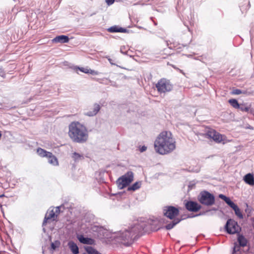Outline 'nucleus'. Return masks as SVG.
<instances>
[{"label":"nucleus","mask_w":254,"mask_h":254,"mask_svg":"<svg viewBox=\"0 0 254 254\" xmlns=\"http://www.w3.org/2000/svg\"><path fill=\"white\" fill-rule=\"evenodd\" d=\"M152 229L146 222H137L127 229L120 231L118 239L126 246H129L145 233L149 232Z\"/></svg>","instance_id":"obj_1"},{"label":"nucleus","mask_w":254,"mask_h":254,"mask_svg":"<svg viewBox=\"0 0 254 254\" xmlns=\"http://www.w3.org/2000/svg\"><path fill=\"white\" fill-rule=\"evenodd\" d=\"M133 180V173L131 171H128L117 180V184L119 188L123 189L128 186Z\"/></svg>","instance_id":"obj_6"},{"label":"nucleus","mask_w":254,"mask_h":254,"mask_svg":"<svg viewBox=\"0 0 254 254\" xmlns=\"http://www.w3.org/2000/svg\"><path fill=\"white\" fill-rule=\"evenodd\" d=\"M107 59L108 60V61L110 62V63L111 64H115L113 62H112V60L109 58H107Z\"/></svg>","instance_id":"obj_42"},{"label":"nucleus","mask_w":254,"mask_h":254,"mask_svg":"<svg viewBox=\"0 0 254 254\" xmlns=\"http://www.w3.org/2000/svg\"><path fill=\"white\" fill-rule=\"evenodd\" d=\"M211 210H214V211H216L217 210V209L216 208H213L211 210H206L205 212H200L199 214H198L197 215H204L205 214V213H208L209 212H210Z\"/></svg>","instance_id":"obj_37"},{"label":"nucleus","mask_w":254,"mask_h":254,"mask_svg":"<svg viewBox=\"0 0 254 254\" xmlns=\"http://www.w3.org/2000/svg\"><path fill=\"white\" fill-rule=\"evenodd\" d=\"M248 113H250L254 116V109L250 107V110H249Z\"/></svg>","instance_id":"obj_40"},{"label":"nucleus","mask_w":254,"mask_h":254,"mask_svg":"<svg viewBox=\"0 0 254 254\" xmlns=\"http://www.w3.org/2000/svg\"><path fill=\"white\" fill-rule=\"evenodd\" d=\"M68 135L73 141L77 143L85 142L88 137L86 127L78 122H72L69 125Z\"/></svg>","instance_id":"obj_3"},{"label":"nucleus","mask_w":254,"mask_h":254,"mask_svg":"<svg viewBox=\"0 0 254 254\" xmlns=\"http://www.w3.org/2000/svg\"><path fill=\"white\" fill-rule=\"evenodd\" d=\"M181 220L179 218L174 219L172 222L167 224L165 226L166 229L167 230H170L172 229L176 224L179 223L181 221Z\"/></svg>","instance_id":"obj_20"},{"label":"nucleus","mask_w":254,"mask_h":254,"mask_svg":"<svg viewBox=\"0 0 254 254\" xmlns=\"http://www.w3.org/2000/svg\"><path fill=\"white\" fill-rule=\"evenodd\" d=\"M68 246L73 254H78L79 253V248L74 242L69 241L68 243Z\"/></svg>","instance_id":"obj_15"},{"label":"nucleus","mask_w":254,"mask_h":254,"mask_svg":"<svg viewBox=\"0 0 254 254\" xmlns=\"http://www.w3.org/2000/svg\"><path fill=\"white\" fill-rule=\"evenodd\" d=\"M232 93L235 95H239L242 93V91L240 89H236L233 90Z\"/></svg>","instance_id":"obj_33"},{"label":"nucleus","mask_w":254,"mask_h":254,"mask_svg":"<svg viewBox=\"0 0 254 254\" xmlns=\"http://www.w3.org/2000/svg\"><path fill=\"white\" fill-rule=\"evenodd\" d=\"M244 180L247 184L251 186L254 185V177L253 175L249 173L245 176Z\"/></svg>","instance_id":"obj_17"},{"label":"nucleus","mask_w":254,"mask_h":254,"mask_svg":"<svg viewBox=\"0 0 254 254\" xmlns=\"http://www.w3.org/2000/svg\"><path fill=\"white\" fill-rule=\"evenodd\" d=\"M108 31L111 33H115V32H121V33H126L127 32V29L126 28H124L122 27H120L118 26L115 25L112 26L108 29Z\"/></svg>","instance_id":"obj_14"},{"label":"nucleus","mask_w":254,"mask_h":254,"mask_svg":"<svg viewBox=\"0 0 254 254\" xmlns=\"http://www.w3.org/2000/svg\"><path fill=\"white\" fill-rule=\"evenodd\" d=\"M198 199L201 204L206 206H211L215 203L214 196L207 191L201 192Z\"/></svg>","instance_id":"obj_5"},{"label":"nucleus","mask_w":254,"mask_h":254,"mask_svg":"<svg viewBox=\"0 0 254 254\" xmlns=\"http://www.w3.org/2000/svg\"><path fill=\"white\" fill-rule=\"evenodd\" d=\"M80 71H82V72H84L85 73H88L89 72V69L87 68H84V67H77Z\"/></svg>","instance_id":"obj_32"},{"label":"nucleus","mask_w":254,"mask_h":254,"mask_svg":"<svg viewBox=\"0 0 254 254\" xmlns=\"http://www.w3.org/2000/svg\"><path fill=\"white\" fill-rule=\"evenodd\" d=\"M239 208L238 207V206L235 204V206L232 208V209L234 210L235 212L237 210V209H238Z\"/></svg>","instance_id":"obj_41"},{"label":"nucleus","mask_w":254,"mask_h":254,"mask_svg":"<svg viewBox=\"0 0 254 254\" xmlns=\"http://www.w3.org/2000/svg\"><path fill=\"white\" fill-rule=\"evenodd\" d=\"M48 159V162L54 166L58 165V161L55 156L51 152V154L47 157Z\"/></svg>","instance_id":"obj_18"},{"label":"nucleus","mask_w":254,"mask_h":254,"mask_svg":"<svg viewBox=\"0 0 254 254\" xmlns=\"http://www.w3.org/2000/svg\"><path fill=\"white\" fill-rule=\"evenodd\" d=\"M60 208H61V206H57L55 208V210L54 211V213H56L57 217H58V215L60 214Z\"/></svg>","instance_id":"obj_35"},{"label":"nucleus","mask_w":254,"mask_h":254,"mask_svg":"<svg viewBox=\"0 0 254 254\" xmlns=\"http://www.w3.org/2000/svg\"><path fill=\"white\" fill-rule=\"evenodd\" d=\"M37 153L41 157H47L48 155L51 154L50 152L40 147L37 148Z\"/></svg>","instance_id":"obj_19"},{"label":"nucleus","mask_w":254,"mask_h":254,"mask_svg":"<svg viewBox=\"0 0 254 254\" xmlns=\"http://www.w3.org/2000/svg\"><path fill=\"white\" fill-rule=\"evenodd\" d=\"M204 136L207 138L213 139L218 143H221L223 141V136L215 130L211 128H209L206 131L204 134Z\"/></svg>","instance_id":"obj_8"},{"label":"nucleus","mask_w":254,"mask_h":254,"mask_svg":"<svg viewBox=\"0 0 254 254\" xmlns=\"http://www.w3.org/2000/svg\"><path fill=\"white\" fill-rule=\"evenodd\" d=\"M71 157L75 161H79V160H83L84 158L83 155L76 152L73 153L72 154Z\"/></svg>","instance_id":"obj_23"},{"label":"nucleus","mask_w":254,"mask_h":254,"mask_svg":"<svg viewBox=\"0 0 254 254\" xmlns=\"http://www.w3.org/2000/svg\"><path fill=\"white\" fill-rule=\"evenodd\" d=\"M79 241L83 244L93 245L95 243V241L89 238L84 237L83 235H79L77 236Z\"/></svg>","instance_id":"obj_12"},{"label":"nucleus","mask_w":254,"mask_h":254,"mask_svg":"<svg viewBox=\"0 0 254 254\" xmlns=\"http://www.w3.org/2000/svg\"><path fill=\"white\" fill-rule=\"evenodd\" d=\"M155 151L161 155L167 154L176 148V141L170 131L161 132L154 142Z\"/></svg>","instance_id":"obj_2"},{"label":"nucleus","mask_w":254,"mask_h":254,"mask_svg":"<svg viewBox=\"0 0 254 254\" xmlns=\"http://www.w3.org/2000/svg\"><path fill=\"white\" fill-rule=\"evenodd\" d=\"M100 109V105L98 104H95L94 105V108L92 111H88L85 113V115L91 117L96 115Z\"/></svg>","instance_id":"obj_16"},{"label":"nucleus","mask_w":254,"mask_h":254,"mask_svg":"<svg viewBox=\"0 0 254 254\" xmlns=\"http://www.w3.org/2000/svg\"><path fill=\"white\" fill-rule=\"evenodd\" d=\"M88 73H90L92 75H97L98 74V71L89 69V72Z\"/></svg>","instance_id":"obj_36"},{"label":"nucleus","mask_w":254,"mask_h":254,"mask_svg":"<svg viewBox=\"0 0 254 254\" xmlns=\"http://www.w3.org/2000/svg\"><path fill=\"white\" fill-rule=\"evenodd\" d=\"M163 211L164 215L170 219H174L179 213V209L172 206L165 207Z\"/></svg>","instance_id":"obj_9"},{"label":"nucleus","mask_w":254,"mask_h":254,"mask_svg":"<svg viewBox=\"0 0 254 254\" xmlns=\"http://www.w3.org/2000/svg\"><path fill=\"white\" fill-rule=\"evenodd\" d=\"M68 41L69 38L68 36L65 35L58 36L53 39V42L54 43H67Z\"/></svg>","instance_id":"obj_13"},{"label":"nucleus","mask_w":254,"mask_h":254,"mask_svg":"<svg viewBox=\"0 0 254 254\" xmlns=\"http://www.w3.org/2000/svg\"><path fill=\"white\" fill-rule=\"evenodd\" d=\"M156 87L158 92L162 94L171 91L173 88V85L169 80L162 78L156 83Z\"/></svg>","instance_id":"obj_4"},{"label":"nucleus","mask_w":254,"mask_h":254,"mask_svg":"<svg viewBox=\"0 0 254 254\" xmlns=\"http://www.w3.org/2000/svg\"><path fill=\"white\" fill-rule=\"evenodd\" d=\"M57 220V214L54 213V210L52 209L48 211L46 214L42 225L43 226H45L47 223L50 222V221H54Z\"/></svg>","instance_id":"obj_11"},{"label":"nucleus","mask_w":254,"mask_h":254,"mask_svg":"<svg viewBox=\"0 0 254 254\" xmlns=\"http://www.w3.org/2000/svg\"><path fill=\"white\" fill-rule=\"evenodd\" d=\"M108 5H111L114 3L115 0H105Z\"/></svg>","instance_id":"obj_38"},{"label":"nucleus","mask_w":254,"mask_h":254,"mask_svg":"<svg viewBox=\"0 0 254 254\" xmlns=\"http://www.w3.org/2000/svg\"><path fill=\"white\" fill-rule=\"evenodd\" d=\"M128 48L125 46H122L120 48V52L123 54H127Z\"/></svg>","instance_id":"obj_27"},{"label":"nucleus","mask_w":254,"mask_h":254,"mask_svg":"<svg viewBox=\"0 0 254 254\" xmlns=\"http://www.w3.org/2000/svg\"><path fill=\"white\" fill-rule=\"evenodd\" d=\"M3 73L2 68H0V75H1Z\"/></svg>","instance_id":"obj_44"},{"label":"nucleus","mask_w":254,"mask_h":254,"mask_svg":"<svg viewBox=\"0 0 254 254\" xmlns=\"http://www.w3.org/2000/svg\"><path fill=\"white\" fill-rule=\"evenodd\" d=\"M146 149H147V147L143 145L140 148L139 150L141 152H143L146 151Z\"/></svg>","instance_id":"obj_39"},{"label":"nucleus","mask_w":254,"mask_h":254,"mask_svg":"<svg viewBox=\"0 0 254 254\" xmlns=\"http://www.w3.org/2000/svg\"><path fill=\"white\" fill-rule=\"evenodd\" d=\"M141 182H136L134 183L131 186L128 187V191H135L139 189L141 187Z\"/></svg>","instance_id":"obj_21"},{"label":"nucleus","mask_w":254,"mask_h":254,"mask_svg":"<svg viewBox=\"0 0 254 254\" xmlns=\"http://www.w3.org/2000/svg\"><path fill=\"white\" fill-rule=\"evenodd\" d=\"M100 229V227H99L98 226H96V225H91V227H90V230L92 232L98 231Z\"/></svg>","instance_id":"obj_30"},{"label":"nucleus","mask_w":254,"mask_h":254,"mask_svg":"<svg viewBox=\"0 0 254 254\" xmlns=\"http://www.w3.org/2000/svg\"><path fill=\"white\" fill-rule=\"evenodd\" d=\"M219 198L224 200L225 202H226L229 198V197H228L222 194H219Z\"/></svg>","instance_id":"obj_34"},{"label":"nucleus","mask_w":254,"mask_h":254,"mask_svg":"<svg viewBox=\"0 0 254 254\" xmlns=\"http://www.w3.org/2000/svg\"><path fill=\"white\" fill-rule=\"evenodd\" d=\"M230 105L235 109H239L240 105L236 99H232L229 100Z\"/></svg>","instance_id":"obj_25"},{"label":"nucleus","mask_w":254,"mask_h":254,"mask_svg":"<svg viewBox=\"0 0 254 254\" xmlns=\"http://www.w3.org/2000/svg\"><path fill=\"white\" fill-rule=\"evenodd\" d=\"M51 247L53 250H55L57 247L56 246L54 243H52Z\"/></svg>","instance_id":"obj_43"},{"label":"nucleus","mask_w":254,"mask_h":254,"mask_svg":"<svg viewBox=\"0 0 254 254\" xmlns=\"http://www.w3.org/2000/svg\"><path fill=\"white\" fill-rule=\"evenodd\" d=\"M85 249L88 254H101L91 246H88L86 247Z\"/></svg>","instance_id":"obj_24"},{"label":"nucleus","mask_w":254,"mask_h":254,"mask_svg":"<svg viewBox=\"0 0 254 254\" xmlns=\"http://www.w3.org/2000/svg\"><path fill=\"white\" fill-rule=\"evenodd\" d=\"M225 202L232 208H233V207L236 204L235 203H234L231 200L230 198Z\"/></svg>","instance_id":"obj_29"},{"label":"nucleus","mask_w":254,"mask_h":254,"mask_svg":"<svg viewBox=\"0 0 254 254\" xmlns=\"http://www.w3.org/2000/svg\"><path fill=\"white\" fill-rule=\"evenodd\" d=\"M226 232L230 234L238 233L241 230V228L237 222L233 219H228L225 226Z\"/></svg>","instance_id":"obj_7"},{"label":"nucleus","mask_w":254,"mask_h":254,"mask_svg":"<svg viewBox=\"0 0 254 254\" xmlns=\"http://www.w3.org/2000/svg\"><path fill=\"white\" fill-rule=\"evenodd\" d=\"M235 214L240 219L243 218V215L240 210V209L239 208L238 209H237L236 212H235Z\"/></svg>","instance_id":"obj_28"},{"label":"nucleus","mask_w":254,"mask_h":254,"mask_svg":"<svg viewBox=\"0 0 254 254\" xmlns=\"http://www.w3.org/2000/svg\"><path fill=\"white\" fill-rule=\"evenodd\" d=\"M240 246H240L239 245L235 244V245L233 248V254H234L236 252L239 251Z\"/></svg>","instance_id":"obj_31"},{"label":"nucleus","mask_w":254,"mask_h":254,"mask_svg":"<svg viewBox=\"0 0 254 254\" xmlns=\"http://www.w3.org/2000/svg\"><path fill=\"white\" fill-rule=\"evenodd\" d=\"M250 106H251L250 105L248 106H246L245 104H241V105H240V107H239V109H240V110L242 111L248 113L249 110H250Z\"/></svg>","instance_id":"obj_26"},{"label":"nucleus","mask_w":254,"mask_h":254,"mask_svg":"<svg viewBox=\"0 0 254 254\" xmlns=\"http://www.w3.org/2000/svg\"><path fill=\"white\" fill-rule=\"evenodd\" d=\"M186 208L191 212H197L201 208V206L198 203L192 201H188L185 203Z\"/></svg>","instance_id":"obj_10"},{"label":"nucleus","mask_w":254,"mask_h":254,"mask_svg":"<svg viewBox=\"0 0 254 254\" xmlns=\"http://www.w3.org/2000/svg\"><path fill=\"white\" fill-rule=\"evenodd\" d=\"M239 245L242 247H245L247 244V239L242 235H239L238 238Z\"/></svg>","instance_id":"obj_22"}]
</instances>
